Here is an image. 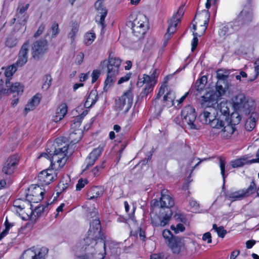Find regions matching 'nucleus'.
I'll return each instance as SVG.
<instances>
[{"label": "nucleus", "instance_id": "obj_1", "mask_svg": "<svg viewBox=\"0 0 259 259\" xmlns=\"http://www.w3.org/2000/svg\"><path fill=\"white\" fill-rule=\"evenodd\" d=\"M97 214L96 210L90 212L93 219L91 221L87 236L82 243L81 247L75 253L79 259H104L103 254L98 252V242L94 240L100 235V221Z\"/></svg>", "mask_w": 259, "mask_h": 259}, {"label": "nucleus", "instance_id": "obj_2", "mask_svg": "<svg viewBox=\"0 0 259 259\" xmlns=\"http://www.w3.org/2000/svg\"><path fill=\"white\" fill-rule=\"evenodd\" d=\"M61 141V139L57 138L53 144L52 143H48L47 146V153H42L38 157V158L43 157L49 158L51 162V166L55 170L63 167L67 160L68 145L65 144L64 146L60 147L59 144Z\"/></svg>", "mask_w": 259, "mask_h": 259}, {"label": "nucleus", "instance_id": "obj_3", "mask_svg": "<svg viewBox=\"0 0 259 259\" xmlns=\"http://www.w3.org/2000/svg\"><path fill=\"white\" fill-rule=\"evenodd\" d=\"M120 64L121 60L116 57H110L108 61L105 60L101 62V68L107 66L108 69L107 77L104 82V91L107 92L116 81Z\"/></svg>", "mask_w": 259, "mask_h": 259}, {"label": "nucleus", "instance_id": "obj_4", "mask_svg": "<svg viewBox=\"0 0 259 259\" xmlns=\"http://www.w3.org/2000/svg\"><path fill=\"white\" fill-rule=\"evenodd\" d=\"M204 102L202 103L203 106H206V108L203 112L201 113L199 116L200 121L203 124H209L213 128L220 129L224 125V121L222 119L218 118L216 114L217 110L214 107L207 105L206 102L207 100L203 99Z\"/></svg>", "mask_w": 259, "mask_h": 259}, {"label": "nucleus", "instance_id": "obj_5", "mask_svg": "<svg viewBox=\"0 0 259 259\" xmlns=\"http://www.w3.org/2000/svg\"><path fill=\"white\" fill-rule=\"evenodd\" d=\"M49 50V43L46 39H40L33 42L31 46L32 57L36 61L43 58Z\"/></svg>", "mask_w": 259, "mask_h": 259}, {"label": "nucleus", "instance_id": "obj_6", "mask_svg": "<svg viewBox=\"0 0 259 259\" xmlns=\"http://www.w3.org/2000/svg\"><path fill=\"white\" fill-rule=\"evenodd\" d=\"M101 226H100V235L95 239L98 242L97 247L100 246L103 248L105 251L107 250V248H109L112 253L114 254H120L121 251V248L120 246L121 244L115 242L112 240L106 241L105 236L101 234Z\"/></svg>", "mask_w": 259, "mask_h": 259}, {"label": "nucleus", "instance_id": "obj_7", "mask_svg": "<svg viewBox=\"0 0 259 259\" xmlns=\"http://www.w3.org/2000/svg\"><path fill=\"white\" fill-rule=\"evenodd\" d=\"M256 190V184L254 181H252L247 188L241 189L233 192H228L226 194V196L232 199L233 201L242 200L255 194Z\"/></svg>", "mask_w": 259, "mask_h": 259}, {"label": "nucleus", "instance_id": "obj_8", "mask_svg": "<svg viewBox=\"0 0 259 259\" xmlns=\"http://www.w3.org/2000/svg\"><path fill=\"white\" fill-rule=\"evenodd\" d=\"M20 200H16L14 202V207L15 208V211L17 213H18L21 218L24 220H27L32 218V215L36 212L37 215H40L41 212L47 211L48 210L47 206H39L36 207L34 211L29 210V214L24 210L25 206L24 204H20Z\"/></svg>", "mask_w": 259, "mask_h": 259}, {"label": "nucleus", "instance_id": "obj_9", "mask_svg": "<svg viewBox=\"0 0 259 259\" xmlns=\"http://www.w3.org/2000/svg\"><path fill=\"white\" fill-rule=\"evenodd\" d=\"M133 102V94L131 90L125 92L115 101L116 109L120 111L124 109L127 112L131 108Z\"/></svg>", "mask_w": 259, "mask_h": 259}, {"label": "nucleus", "instance_id": "obj_10", "mask_svg": "<svg viewBox=\"0 0 259 259\" xmlns=\"http://www.w3.org/2000/svg\"><path fill=\"white\" fill-rule=\"evenodd\" d=\"M181 115L184 123L187 124L191 129H197V126L195 124L196 114L195 110L193 107L186 106L182 111Z\"/></svg>", "mask_w": 259, "mask_h": 259}, {"label": "nucleus", "instance_id": "obj_11", "mask_svg": "<svg viewBox=\"0 0 259 259\" xmlns=\"http://www.w3.org/2000/svg\"><path fill=\"white\" fill-rule=\"evenodd\" d=\"M212 100H207L206 102H208L207 105L214 107L217 110V116H220L219 118L226 120L229 115V108L228 106L227 102H222L220 104L218 103L217 99H214L215 96H212Z\"/></svg>", "mask_w": 259, "mask_h": 259}, {"label": "nucleus", "instance_id": "obj_12", "mask_svg": "<svg viewBox=\"0 0 259 259\" xmlns=\"http://www.w3.org/2000/svg\"><path fill=\"white\" fill-rule=\"evenodd\" d=\"M253 19V13L252 9L248 6H245L240 12L237 18L234 20L239 23V28L243 26L248 25Z\"/></svg>", "mask_w": 259, "mask_h": 259}, {"label": "nucleus", "instance_id": "obj_13", "mask_svg": "<svg viewBox=\"0 0 259 259\" xmlns=\"http://www.w3.org/2000/svg\"><path fill=\"white\" fill-rule=\"evenodd\" d=\"M48 252V249L45 247L36 251L29 249L24 252L21 259H45Z\"/></svg>", "mask_w": 259, "mask_h": 259}, {"label": "nucleus", "instance_id": "obj_14", "mask_svg": "<svg viewBox=\"0 0 259 259\" xmlns=\"http://www.w3.org/2000/svg\"><path fill=\"white\" fill-rule=\"evenodd\" d=\"M238 21H233L226 24H222L220 27L219 35L223 38L234 33L240 29Z\"/></svg>", "mask_w": 259, "mask_h": 259}, {"label": "nucleus", "instance_id": "obj_15", "mask_svg": "<svg viewBox=\"0 0 259 259\" xmlns=\"http://www.w3.org/2000/svg\"><path fill=\"white\" fill-rule=\"evenodd\" d=\"M103 2V0H98L95 4V8L98 12L95 18L96 21L103 28L105 27V18L107 14V10Z\"/></svg>", "mask_w": 259, "mask_h": 259}, {"label": "nucleus", "instance_id": "obj_16", "mask_svg": "<svg viewBox=\"0 0 259 259\" xmlns=\"http://www.w3.org/2000/svg\"><path fill=\"white\" fill-rule=\"evenodd\" d=\"M56 178V170L52 168L41 171L38 175V181L40 185H47Z\"/></svg>", "mask_w": 259, "mask_h": 259}, {"label": "nucleus", "instance_id": "obj_17", "mask_svg": "<svg viewBox=\"0 0 259 259\" xmlns=\"http://www.w3.org/2000/svg\"><path fill=\"white\" fill-rule=\"evenodd\" d=\"M29 194H27L26 198L30 202L37 203L44 198L45 192L38 186H31L29 188Z\"/></svg>", "mask_w": 259, "mask_h": 259}, {"label": "nucleus", "instance_id": "obj_18", "mask_svg": "<svg viewBox=\"0 0 259 259\" xmlns=\"http://www.w3.org/2000/svg\"><path fill=\"white\" fill-rule=\"evenodd\" d=\"M29 41H26L21 46L19 52L18 60L15 63L17 67L24 66L28 61Z\"/></svg>", "mask_w": 259, "mask_h": 259}, {"label": "nucleus", "instance_id": "obj_19", "mask_svg": "<svg viewBox=\"0 0 259 259\" xmlns=\"http://www.w3.org/2000/svg\"><path fill=\"white\" fill-rule=\"evenodd\" d=\"M228 89V86L225 80H219L215 85V94L210 95L207 94L205 96H203V98L205 100H212V96H215L214 99H217L219 97H221L225 94Z\"/></svg>", "mask_w": 259, "mask_h": 259}, {"label": "nucleus", "instance_id": "obj_20", "mask_svg": "<svg viewBox=\"0 0 259 259\" xmlns=\"http://www.w3.org/2000/svg\"><path fill=\"white\" fill-rule=\"evenodd\" d=\"M19 161L17 155H13L9 157L4 163L2 168L3 172L6 175L13 174L16 168Z\"/></svg>", "mask_w": 259, "mask_h": 259}, {"label": "nucleus", "instance_id": "obj_21", "mask_svg": "<svg viewBox=\"0 0 259 259\" xmlns=\"http://www.w3.org/2000/svg\"><path fill=\"white\" fill-rule=\"evenodd\" d=\"M104 146L100 145L97 148L94 149L86 158L85 163L86 164L85 169L94 165L95 161L101 155L103 152Z\"/></svg>", "mask_w": 259, "mask_h": 259}, {"label": "nucleus", "instance_id": "obj_22", "mask_svg": "<svg viewBox=\"0 0 259 259\" xmlns=\"http://www.w3.org/2000/svg\"><path fill=\"white\" fill-rule=\"evenodd\" d=\"M184 14L183 7H180L177 14L174 16L169 23L167 31L168 33L172 34L176 30L178 24L180 22L181 18Z\"/></svg>", "mask_w": 259, "mask_h": 259}, {"label": "nucleus", "instance_id": "obj_23", "mask_svg": "<svg viewBox=\"0 0 259 259\" xmlns=\"http://www.w3.org/2000/svg\"><path fill=\"white\" fill-rule=\"evenodd\" d=\"M161 194L160 204L161 208H170L174 205V199L166 190H161Z\"/></svg>", "mask_w": 259, "mask_h": 259}, {"label": "nucleus", "instance_id": "obj_24", "mask_svg": "<svg viewBox=\"0 0 259 259\" xmlns=\"http://www.w3.org/2000/svg\"><path fill=\"white\" fill-rule=\"evenodd\" d=\"M174 253L179 254L185 249V243L182 239L176 237L167 244Z\"/></svg>", "mask_w": 259, "mask_h": 259}, {"label": "nucleus", "instance_id": "obj_25", "mask_svg": "<svg viewBox=\"0 0 259 259\" xmlns=\"http://www.w3.org/2000/svg\"><path fill=\"white\" fill-rule=\"evenodd\" d=\"M6 86L7 88L6 89V94L9 93H17L18 95L21 94L23 92V86L19 82H15L14 83H11L10 79H6Z\"/></svg>", "mask_w": 259, "mask_h": 259}, {"label": "nucleus", "instance_id": "obj_26", "mask_svg": "<svg viewBox=\"0 0 259 259\" xmlns=\"http://www.w3.org/2000/svg\"><path fill=\"white\" fill-rule=\"evenodd\" d=\"M131 26H136V28H137L138 27L148 28V19L144 15L139 14L136 19L131 22Z\"/></svg>", "mask_w": 259, "mask_h": 259}, {"label": "nucleus", "instance_id": "obj_27", "mask_svg": "<svg viewBox=\"0 0 259 259\" xmlns=\"http://www.w3.org/2000/svg\"><path fill=\"white\" fill-rule=\"evenodd\" d=\"M67 112V106L66 103L61 104L56 110V115L53 117V121L57 122L62 119Z\"/></svg>", "mask_w": 259, "mask_h": 259}, {"label": "nucleus", "instance_id": "obj_28", "mask_svg": "<svg viewBox=\"0 0 259 259\" xmlns=\"http://www.w3.org/2000/svg\"><path fill=\"white\" fill-rule=\"evenodd\" d=\"M104 192V188L101 186H96L91 188L88 192V199L92 200L102 196Z\"/></svg>", "mask_w": 259, "mask_h": 259}, {"label": "nucleus", "instance_id": "obj_29", "mask_svg": "<svg viewBox=\"0 0 259 259\" xmlns=\"http://www.w3.org/2000/svg\"><path fill=\"white\" fill-rule=\"evenodd\" d=\"M40 101V96L39 94H36L28 102L26 105L25 110L26 113L28 112L34 110L39 104Z\"/></svg>", "mask_w": 259, "mask_h": 259}, {"label": "nucleus", "instance_id": "obj_30", "mask_svg": "<svg viewBox=\"0 0 259 259\" xmlns=\"http://www.w3.org/2000/svg\"><path fill=\"white\" fill-rule=\"evenodd\" d=\"M98 100V93L96 90H92L84 103L85 108H90L94 105Z\"/></svg>", "mask_w": 259, "mask_h": 259}, {"label": "nucleus", "instance_id": "obj_31", "mask_svg": "<svg viewBox=\"0 0 259 259\" xmlns=\"http://www.w3.org/2000/svg\"><path fill=\"white\" fill-rule=\"evenodd\" d=\"M224 125L222 127L223 128L221 131V136L224 138L229 139L232 136L236 128L234 126H232V125H230L228 123L225 125L224 122Z\"/></svg>", "mask_w": 259, "mask_h": 259}, {"label": "nucleus", "instance_id": "obj_32", "mask_svg": "<svg viewBox=\"0 0 259 259\" xmlns=\"http://www.w3.org/2000/svg\"><path fill=\"white\" fill-rule=\"evenodd\" d=\"M257 119L258 115L257 114H251L246 122L245 128L248 131H251L255 127L256 121Z\"/></svg>", "mask_w": 259, "mask_h": 259}, {"label": "nucleus", "instance_id": "obj_33", "mask_svg": "<svg viewBox=\"0 0 259 259\" xmlns=\"http://www.w3.org/2000/svg\"><path fill=\"white\" fill-rule=\"evenodd\" d=\"M59 29L58 24L55 22L52 24L50 29L48 31L47 34H46V37L51 34V38L53 39L55 38L56 36L59 34Z\"/></svg>", "mask_w": 259, "mask_h": 259}, {"label": "nucleus", "instance_id": "obj_34", "mask_svg": "<svg viewBox=\"0 0 259 259\" xmlns=\"http://www.w3.org/2000/svg\"><path fill=\"white\" fill-rule=\"evenodd\" d=\"M132 29L134 35L137 37L139 39H141L143 37V36L146 33L148 28H144L142 27H138L137 28H136V26H132Z\"/></svg>", "mask_w": 259, "mask_h": 259}, {"label": "nucleus", "instance_id": "obj_35", "mask_svg": "<svg viewBox=\"0 0 259 259\" xmlns=\"http://www.w3.org/2000/svg\"><path fill=\"white\" fill-rule=\"evenodd\" d=\"M81 132L79 130H76L70 134L69 138L71 143L75 144L81 140Z\"/></svg>", "mask_w": 259, "mask_h": 259}, {"label": "nucleus", "instance_id": "obj_36", "mask_svg": "<svg viewBox=\"0 0 259 259\" xmlns=\"http://www.w3.org/2000/svg\"><path fill=\"white\" fill-rule=\"evenodd\" d=\"M241 117L237 112H234L232 113L230 117V121H227V123L235 126L239 123Z\"/></svg>", "mask_w": 259, "mask_h": 259}, {"label": "nucleus", "instance_id": "obj_37", "mask_svg": "<svg viewBox=\"0 0 259 259\" xmlns=\"http://www.w3.org/2000/svg\"><path fill=\"white\" fill-rule=\"evenodd\" d=\"M28 17L27 14H20L16 13L15 17L13 19V23H14L17 20V22L21 25H25Z\"/></svg>", "mask_w": 259, "mask_h": 259}, {"label": "nucleus", "instance_id": "obj_38", "mask_svg": "<svg viewBox=\"0 0 259 259\" xmlns=\"http://www.w3.org/2000/svg\"><path fill=\"white\" fill-rule=\"evenodd\" d=\"M207 82V77L205 76H202L198 79L195 83V88L198 91H201L205 88Z\"/></svg>", "mask_w": 259, "mask_h": 259}, {"label": "nucleus", "instance_id": "obj_39", "mask_svg": "<svg viewBox=\"0 0 259 259\" xmlns=\"http://www.w3.org/2000/svg\"><path fill=\"white\" fill-rule=\"evenodd\" d=\"M18 67L17 66L16 63L9 66L5 70V75L7 78V79H9V78L11 77L14 73L16 72Z\"/></svg>", "mask_w": 259, "mask_h": 259}, {"label": "nucleus", "instance_id": "obj_40", "mask_svg": "<svg viewBox=\"0 0 259 259\" xmlns=\"http://www.w3.org/2000/svg\"><path fill=\"white\" fill-rule=\"evenodd\" d=\"M78 30L79 25L76 23H73L71 26V30L68 33V37L71 39L72 42L74 41Z\"/></svg>", "mask_w": 259, "mask_h": 259}, {"label": "nucleus", "instance_id": "obj_41", "mask_svg": "<svg viewBox=\"0 0 259 259\" xmlns=\"http://www.w3.org/2000/svg\"><path fill=\"white\" fill-rule=\"evenodd\" d=\"M96 38V34L94 32H87L84 36V43L87 46L91 45Z\"/></svg>", "mask_w": 259, "mask_h": 259}, {"label": "nucleus", "instance_id": "obj_42", "mask_svg": "<svg viewBox=\"0 0 259 259\" xmlns=\"http://www.w3.org/2000/svg\"><path fill=\"white\" fill-rule=\"evenodd\" d=\"M246 159L244 158H240L231 162V165L233 168L239 167L246 164Z\"/></svg>", "mask_w": 259, "mask_h": 259}, {"label": "nucleus", "instance_id": "obj_43", "mask_svg": "<svg viewBox=\"0 0 259 259\" xmlns=\"http://www.w3.org/2000/svg\"><path fill=\"white\" fill-rule=\"evenodd\" d=\"M225 159L223 157H220L219 159V165L221 169V173L223 178L224 184L225 182V179L227 176V175L225 174Z\"/></svg>", "mask_w": 259, "mask_h": 259}, {"label": "nucleus", "instance_id": "obj_44", "mask_svg": "<svg viewBox=\"0 0 259 259\" xmlns=\"http://www.w3.org/2000/svg\"><path fill=\"white\" fill-rule=\"evenodd\" d=\"M212 229L217 233L219 237L221 238H224L227 233L223 226L218 227L215 224L213 225Z\"/></svg>", "mask_w": 259, "mask_h": 259}, {"label": "nucleus", "instance_id": "obj_45", "mask_svg": "<svg viewBox=\"0 0 259 259\" xmlns=\"http://www.w3.org/2000/svg\"><path fill=\"white\" fill-rule=\"evenodd\" d=\"M105 167V161H103L100 165L95 166L92 170V172L94 177H98L100 174L101 171Z\"/></svg>", "mask_w": 259, "mask_h": 259}, {"label": "nucleus", "instance_id": "obj_46", "mask_svg": "<svg viewBox=\"0 0 259 259\" xmlns=\"http://www.w3.org/2000/svg\"><path fill=\"white\" fill-rule=\"evenodd\" d=\"M162 235L163 238L165 240V242L168 244L172 239L175 238L176 237H174L171 232L169 230H164L163 231Z\"/></svg>", "mask_w": 259, "mask_h": 259}, {"label": "nucleus", "instance_id": "obj_47", "mask_svg": "<svg viewBox=\"0 0 259 259\" xmlns=\"http://www.w3.org/2000/svg\"><path fill=\"white\" fill-rule=\"evenodd\" d=\"M17 44V39L14 37L10 36L6 41V46L9 48L15 47Z\"/></svg>", "mask_w": 259, "mask_h": 259}, {"label": "nucleus", "instance_id": "obj_48", "mask_svg": "<svg viewBox=\"0 0 259 259\" xmlns=\"http://www.w3.org/2000/svg\"><path fill=\"white\" fill-rule=\"evenodd\" d=\"M5 229L0 234V240L8 234L10 228L12 226V225L10 224L7 220L5 221Z\"/></svg>", "mask_w": 259, "mask_h": 259}, {"label": "nucleus", "instance_id": "obj_49", "mask_svg": "<svg viewBox=\"0 0 259 259\" xmlns=\"http://www.w3.org/2000/svg\"><path fill=\"white\" fill-rule=\"evenodd\" d=\"M29 6V5L28 4L25 5H19L17 9L16 13L20 14H26V12L28 10Z\"/></svg>", "mask_w": 259, "mask_h": 259}, {"label": "nucleus", "instance_id": "obj_50", "mask_svg": "<svg viewBox=\"0 0 259 259\" xmlns=\"http://www.w3.org/2000/svg\"><path fill=\"white\" fill-rule=\"evenodd\" d=\"M198 244L195 241L191 240L187 245L185 249L188 250H190L191 252L195 251Z\"/></svg>", "mask_w": 259, "mask_h": 259}, {"label": "nucleus", "instance_id": "obj_51", "mask_svg": "<svg viewBox=\"0 0 259 259\" xmlns=\"http://www.w3.org/2000/svg\"><path fill=\"white\" fill-rule=\"evenodd\" d=\"M87 114L88 111H84L80 116L76 117V118L74 120V124H76V126L79 127L80 125L82 119Z\"/></svg>", "mask_w": 259, "mask_h": 259}, {"label": "nucleus", "instance_id": "obj_52", "mask_svg": "<svg viewBox=\"0 0 259 259\" xmlns=\"http://www.w3.org/2000/svg\"><path fill=\"white\" fill-rule=\"evenodd\" d=\"M170 228L172 230L174 231L176 233H178L180 232H183L185 228L182 224H178L176 226L171 225Z\"/></svg>", "mask_w": 259, "mask_h": 259}, {"label": "nucleus", "instance_id": "obj_53", "mask_svg": "<svg viewBox=\"0 0 259 259\" xmlns=\"http://www.w3.org/2000/svg\"><path fill=\"white\" fill-rule=\"evenodd\" d=\"M88 183V181L87 179H80L78 180L77 184L76 185V189L77 191L80 190L83 188L85 185Z\"/></svg>", "mask_w": 259, "mask_h": 259}, {"label": "nucleus", "instance_id": "obj_54", "mask_svg": "<svg viewBox=\"0 0 259 259\" xmlns=\"http://www.w3.org/2000/svg\"><path fill=\"white\" fill-rule=\"evenodd\" d=\"M151 223L153 226L155 227H159V223L161 220V218L156 215L153 214L151 215Z\"/></svg>", "mask_w": 259, "mask_h": 259}, {"label": "nucleus", "instance_id": "obj_55", "mask_svg": "<svg viewBox=\"0 0 259 259\" xmlns=\"http://www.w3.org/2000/svg\"><path fill=\"white\" fill-rule=\"evenodd\" d=\"M45 79L46 81L43 83L42 88L43 89L47 90L51 84L52 78L50 75H46Z\"/></svg>", "mask_w": 259, "mask_h": 259}, {"label": "nucleus", "instance_id": "obj_56", "mask_svg": "<svg viewBox=\"0 0 259 259\" xmlns=\"http://www.w3.org/2000/svg\"><path fill=\"white\" fill-rule=\"evenodd\" d=\"M254 71L255 74L253 78H250L248 79V81H252L255 79L259 74V59H257L254 63Z\"/></svg>", "mask_w": 259, "mask_h": 259}, {"label": "nucleus", "instance_id": "obj_57", "mask_svg": "<svg viewBox=\"0 0 259 259\" xmlns=\"http://www.w3.org/2000/svg\"><path fill=\"white\" fill-rule=\"evenodd\" d=\"M46 28V24L44 23H42L38 27L37 31L34 34V37L37 38L44 31Z\"/></svg>", "mask_w": 259, "mask_h": 259}, {"label": "nucleus", "instance_id": "obj_58", "mask_svg": "<svg viewBox=\"0 0 259 259\" xmlns=\"http://www.w3.org/2000/svg\"><path fill=\"white\" fill-rule=\"evenodd\" d=\"M175 98L174 94L171 92H169L164 96L163 100L164 101H169L172 103V104H174Z\"/></svg>", "mask_w": 259, "mask_h": 259}, {"label": "nucleus", "instance_id": "obj_59", "mask_svg": "<svg viewBox=\"0 0 259 259\" xmlns=\"http://www.w3.org/2000/svg\"><path fill=\"white\" fill-rule=\"evenodd\" d=\"M167 87L166 85L164 84L161 86V87L159 89V92L158 94L156 95V97L155 99V101H156L157 100H158L161 96H162L164 93L165 92V89H166Z\"/></svg>", "mask_w": 259, "mask_h": 259}, {"label": "nucleus", "instance_id": "obj_60", "mask_svg": "<svg viewBox=\"0 0 259 259\" xmlns=\"http://www.w3.org/2000/svg\"><path fill=\"white\" fill-rule=\"evenodd\" d=\"M142 79V82L146 84H155V82H152V78L150 75L144 74Z\"/></svg>", "mask_w": 259, "mask_h": 259}, {"label": "nucleus", "instance_id": "obj_61", "mask_svg": "<svg viewBox=\"0 0 259 259\" xmlns=\"http://www.w3.org/2000/svg\"><path fill=\"white\" fill-rule=\"evenodd\" d=\"M84 59V54L82 52L79 53L75 57V63L78 65H80Z\"/></svg>", "mask_w": 259, "mask_h": 259}, {"label": "nucleus", "instance_id": "obj_62", "mask_svg": "<svg viewBox=\"0 0 259 259\" xmlns=\"http://www.w3.org/2000/svg\"><path fill=\"white\" fill-rule=\"evenodd\" d=\"M194 37L193 38V40L192 41V51H194L195 49L196 48L198 43V39L197 37V33H193Z\"/></svg>", "mask_w": 259, "mask_h": 259}, {"label": "nucleus", "instance_id": "obj_63", "mask_svg": "<svg viewBox=\"0 0 259 259\" xmlns=\"http://www.w3.org/2000/svg\"><path fill=\"white\" fill-rule=\"evenodd\" d=\"M100 71L98 70H94L92 73V82L94 83L99 78Z\"/></svg>", "mask_w": 259, "mask_h": 259}, {"label": "nucleus", "instance_id": "obj_64", "mask_svg": "<svg viewBox=\"0 0 259 259\" xmlns=\"http://www.w3.org/2000/svg\"><path fill=\"white\" fill-rule=\"evenodd\" d=\"M170 217L167 215L163 217L162 218V219L161 218V220H160V221L159 223V227H164L166 225H167L170 220Z\"/></svg>", "mask_w": 259, "mask_h": 259}]
</instances>
